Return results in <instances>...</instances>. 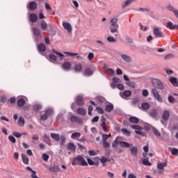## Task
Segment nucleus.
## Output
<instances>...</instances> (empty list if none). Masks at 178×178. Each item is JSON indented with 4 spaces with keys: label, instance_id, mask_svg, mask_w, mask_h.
Segmentation results:
<instances>
[{
    "label": "nucleus",
    "instance_id": "nucleus-1",
    "mask_svg": "<svg viewBox=\"0 0 178 178\" xmlns=\"http://www.w3.org/2000/svg\"><path fill=\"white\" fill-rule=\"evenodd\" d=\"M72 166H76V165H80V166H88V163L84 157L81 155L76 156L72 159Z\"/></svg>",
    "mask_w": 178,
    "mask_h": 178
},
{
    "label": "nucleus",
    "instance_id": "nucleus-2",
    "mask_svg": "<svg viewBox=\"0 0 178 178\" xmlns=\"http://www.w3.org/2000/svg\"><path fill=\"white\" fill-rule=\"evenodd\" d=\"M118 18H112L110 21L111 24V27L110 28V31L113 34L115 33H118L119 31V24H118Z\"/></svg>",
    "mask_w": 178,
    "mask_h": 178
},
{
    "label": "nucleus",
    "instance_id": "nucleus-3",
    "mask_svg": "<svg viewBox=\"0 0 178 178\" xmlns=\"http://www.w3.org/2000/svg\"><path fill=\"white\" fill-rule=\"evenodd\" d=\"M153 86L156 87L158 90H165V86H163V83L159 81V79H154L153 81Z\"/></svg>",
    "mask_w": 178,
    "mask_h": 178
},
{
    "label": "nucleus",
    "instance_id": "nucleus-4",
    "mask_svg": "<svg viewBox=\"0 0 178 178\" xmlns=\"http://www.w3.org/2000/svg\"><path fill=\"white\" fill-rule=\"evenodd\" d=\"M153 33L157 38H163V37H165V35H163V33L161 31V28H154L153 29Z\"/></svg>",
    "mask_w": 178,
    "mask_h": 178
},
{
    "label": "nucleus",
    "instance_id": "nucleus-5",
    "mask_svg": "<svg viewBox=\"0 0 178 178\" xmlns=\"http://www.w3.org/2000/svg\"><path fill=\"white\" fill-rule=\"evenodd\" d=\"M54 113V111L51 108H48L47 110L45 111V113L41 115L40 117V120H42L43 122L47 120L51 115Z\"/></svg>",
    "mask_w": 178,
    "mask_h": 178
},
{
    "label": "nucleus",
    "instance_id": "nucleus-6",
    "mask_svg": "<svg viewBox=\"0 0 178 178\" xmlns=\"http://www.w3.org/2000/svg\"><path fill=\"white\" fill-rule=\"evenodd\" d=\"M64 54L65 55H67V56H70V58H74V56H76V59H79V60H84V57L82 56H79V54H77V53H72V52L65 51V52H64Z\"/></svg>",
    "mask_w": 178,
    "mask_h": 178
},
{
    "label": "nucleus",
    "instance_id": "nucleus-7",
    "mask_svg": "<svg viewBox=\"0 0 178 178\" xmlns=\"http://www.w3.org/2000/svg\"><path fill=\"white\" fill-rule=\"evenodd\" d=\"M152 92L153 93L154 98H156L158 102H160V103L163 102V99H162V97H161V95H159V93L158 92V90H156V88H153L152 90Z\"/></svg>",
    "mask_w": 178,
    "mask_h": 178
},
{
    "label": "nucleus",
    "instance_id": "nucleus-8",
    "mask_svg": "<svg viewBox=\"0 0 178 178\" xmlns=\"http://www.w3.org/2000/svg\"><path fill=\"white\" fill-rule=\"evenodd\" d=\"M70 121L72 122V123H79V124L83 123V119L78 118L76 115H72L70 118Z\"/></svg>",
    "mask_w": 178,
    "mask_h": 178
},
{
    "label": "nucleus",
    "instance_id": "nucleus-9",
    "mask_svg": "<svg viewBox=\"0 0 178 178\" xmlns=\"http://www.w3.org/2000/svg\"><path fill=\"white\" fill-rule=\"evenodd\" d=\"M168 166V163H160L157 164V168L160 170L159 173H163L165 172V168Z\"/></svg>",
    "mask_w": 178,
    "mask_h": 178
},
{
    "label": "nucleus",
    "instance_id": "nucleus-10",
    "mask_svg": "<svg viewBox=\"0 0 178 178\" xmlns=\"http://www.w3.org/2000/svg\"><path fill=\"white\" fill-rule=\"evenodd\" d=\"M168 81L173 87H178V79L176 77L171 76L168 79Z\"/></svg>",
    "mask_w": 178,
    "mask_h": 178
},
{
    "label": "nucleus",
    "instance_id": "nucleus-11",
    "mask_svg": "<svg viewBox=\"0 0 178 178\" xmlns=\"http://www.w3.org/2000/svg\"><path fill=\"white\" fill-rule=\"evenodd\" d=\"M63 26L65 29V30H67L68 33H72V24H70V23L64 22H63Z\"/></svg>",
    "mask_w": 178,
    "mask_h": 178
},
{
    "label": "nucleus",
    "instance_id": "nucleus-12",
    "mask_svg": "<svg viewBox=\"0 0 178 178\" xmlns=\"http://www.w3.org/2000/svg\"><path fill=\"white\" fill-rule=\"evenodd\" d=\"M168 10H170V12H173L175 17H178V10L176 9L175 7H173L172 5H168L167 6Z\"/></svg>",
    "mask_w": 178,
    "mask_h": 178
},
{
    "label": "nucleus",
    "instance_id": "nucleus-13",
    "mask_svg": "<svg viewBox=\"0 0 178 178\" xmlns=\"http://www.w3.org/2000/svg\"><path fill=\"white\" fill-rule=\"evenodd\" d=\"M129 150L131 151V154L133 156H137L138 152V149L137 147L132 145V146L129 147Z\"/></svg>",
    "mask_w": 178,
    "mask_h": 178
},
{
    "label": "nucleus",
    "instance_id": "nucleus-14",
    "mask_svg": "<svg viewBox=\"0 0 178 178\" xmlns=\"http://www.w3.org/2000/svg\"><path fill=\"white\" fill-rule=\"evenodd\" d=\"M119 145L121 147V148H130L132 146V144L125 141H120Z\"/></svg>",
    "mask_w": 178,
    "mask_h": 178
},
{
    "label": "nucleus",
    "instance_id": "nucleus-15",
    "mask_svg": "<svg viewBox=\"0 0 178 178\" xmlns=\"http://www.w3.org/2000/svg\"><path fill=\"white\" fill-rule=\"evenodd\" d=\"M76 104L79 106H83L84 105V99L81 96H78L76 98Z\"/></svg>",
    "mask_w": 178,
    "mask_h": 178
},
{
    "label": "nucleus",
    "instance_id": "nucleus-16",
    "mask_svg": "<svg viewBox=\"0 0 178 178\" xmlns=\"http://www.w3.org/2000/svg\"><path fill=\"white\" fill-rule=\"evenodd\" d=\"M166 27L170 30H178V25H173V22H168Z\"/></svg>",
    "mask_w": 178,
    "mask_h": 178
},
{
    "label": "nucleus",
    "instance_id": "nucleus-17",
    "mask_svg": "<svg viewBox=\"0 0 178 178\" xmlns=\"http://www.w3.org/2000/svg\"><path fill=\"white\" fill-rule=\"evenodd\" d=\"M169 118H170V113L169 112V111L168 110L164 111L162 114V119L166 121V120H169Z\"/></svg>",
    "mask_w": 178,
    "mask_h": 178
},
{
    "label": "nucleus",
    "instance_id": "nucleus-18",
    "mask_svg": "<svg viewBox=\"0 0 178 178\" xmlns=\"http://www.w3.org/2000/svg\"><path fill=\"white\" fill-rule=\"evenodd\" d=\"M121 58L124 60V62H127V63H130L133 60L131 57L128 56L127 54H122Z\"/></svg>",
    "mask_w": 178,
    "mask_h": 178
},
{
    "label": "nucleus",
    "instance_id": "nucleus-19",
    "mask_svg": "<svg viewBox=\"0 0 178 178\" xmlns=\"http://www.w3.org/2000/svg\"><path fill=\"white\" fill-rule=\"evenodd\" d=\"M38 19V17H37V15L35 13H31L29 15V20L31 22V23H35Z\"/></svg>",
    "mask_w": 178,
    "mask_h": 178
},
{
    "label": "nucleus",
    "instance_id": "nucleus-20",
    "mask_svg": "<svg viewBox=\"0 0 178 178\" xmlns=\"http://www.w3.org/2000/svg\"><path fill=\"white\" fill-rule=\"evenodd\" d=\"M62 67L64 70H70V68L72 67V64L70 62H65L62 65Z\"/></svg>",
    "mask_w": 178,
    "mask_h": 178
},
{
    "label": "nucleus",
    "instance_id": "nucleus-21",
    "mask_svg": "<svg viewBox=\"0 0 178 178\" xmlns=\"http://www.w3.org/2000/svg\"><path fill=\"white\" fill-rule=\"evenodd\" d=\"M29 8L30 10H35V9H37V3L35 1H31Z\"/></svg>",
    "mask_w": 178,
    "mask_h": 178
},
{
    "label": "nucleus",
    "instance_id": "nucleus-22",
    "mask_svg": "<svg viewBox=\"0 0 178 178\" xmlns=\"http://www.w3.org/2000/svg\"><path fill=\"white\" fill-rule=\"evenodd\" d=\"M38 48L40 52H45V51H47V47H45V44L43 43H40L38 45Z\"/></svg>",
    "mask_w": 178,
    "mask_h": 178
},
{
    "label": "nucleus",
    "instance_id": "nucleus-23",
    "mask_svg": "<svg viewBox=\"0 0 178 178\" xmlns=\"http://www.w3.org/2000/svg\"><path fill=\"white\" fill-rule=\"evenodd\" d=\"M76 113H78V115H81V116H84L87 114V111L83 108H79L76 110Z\"/></svg>",
    "mask_w": 178,
    "mask_h": 178
},
{
    "label": "nucleus",
    "instance_id": "nucleus-24",
    "mask_svg": "<svg viewBox=\"0 0 178 178\" xmlns=\"http://www.w3.org/2000/svg\"><path fill=\"white\" fill-rule=\"evenodd\" d=\"M17 106H19V108H22L24 106V105L26 104V100H24V99H19L17 100Z\"/></svg>",
    "mask_w": 178,
    "mask_h": 178
},
{
    "label": "nucleus",
    "instance_id": "nucleus-25",
    "mask_svg": "<svg viewBox=\"0 0 178 178\" xmlns=\"http://www.w3.org/2000/svg\"><path fill=\"white\" fill-rule=\"evenodd\" d=\"M67 149L68 151H76V145L72 143H70L67 145Z\"/></svg>",
    "mask_w": 178,
    "mask_h": 178
},
{
    "label": "nucleus",
    "instance_id": "nucleus-26",
    "mask_svg": "<svg viewBox=\"0 0 178 178\" xmlns=\"http://www.w3.org/2000/svg\"><path fill=\"white\" fill-rule=\"evenodd\" d=\"M33 31L35 37L41 38V32L40 31V29H38V28H33Z\"/></svg>",
    "mask_w": 178,
    "mask_h": 178
},
{
    "label": "nucleus",
    "instance_id": "nucleus-27",
    "mask_svg": "<svg viewBox=\"0 0 178 178\" xmlns=\"http://www.w3.org/2000/svg\"><path fill=\"white\" fill-rule=\"evenodd\" d=\"M92 74H93L92 70H91V68H90V67L86 68L85 71L83 72V74L85 76H92Z\"/></svg>",
    "mask_w": 178,
    "mask_h": 178
},
{
    "label": "nucleus",
    "instance_id": "nucleus-28",
    "mask_svg": "<svg viewBox=\"0 0 178 178\" xmlns=\"http://www.w3.org/2000/svg\"><path fill=\"white\" fill-rule=\"evenodd\" d=\"M80 137H81V133L80 132H74L71 135V138L73 140H76V138H80Z\"/></svg>",
    "mask_w": 178,
    "mask_h": 178
},
{
    "label": "nucleus",
    "instance_id": "nucleus-29",
    "mask_svg": "<svg viewBox=\"0 0 178 178\" xmlns=\"http://www.w3.org/2000/svg\"><path fill=\"white\" fill-rule=\"evenodd\" d=\"M106 118H103L102 120V127L104 130V131H106L108 130V128L106 127Z\"/></svg>",
    "mask_w": 178,
    "mask_h": 178
},
{
    "label": "nucleus",
    "instance_id": "nucleus-30",
    "mask_svg": "<svg viewBox=\"0 0 178 178\" xmlns=\"http://www.w3.org/2000/svg\"><path fill=\"white\" fill-rule=\"evenodd\" d=\"M40 27L41 29L45 31V30H47V28L48 27V24H47V22H45V20H42L40 22Z\"/></svg>",
    "mask_w": 178,
    "mask_h": 178
},
{
    "label": "nucleus",
    "instance_id": "nucleus-31",
    "mask_svg": "<svg viewBox=\"0 0 178 178\" xmlns=\"http://www.w3.org/2000/svg\"><path fill=\"white\" fill-rule=\"evenodd\" d=\"M49 171L53 172L54 173H56V172H59V167L58 165H53L49 167Z\"/></svg>",
    "mask_w": 178,
    "mask_h": 178
},
{
    "label": "nucleus",
    "instance_id": "nucleus-32",
    "mask_svg": "<svg viewBox=\"0 0 178 178\" xmlns=\"http://www.w3.org/2000/svg\"><path fill=\"white\" fill-rule=\"evenodd\" d=\"M74 72H77L78 73L83 70V66L81 64H76L74 68Z\"/></svg>",
    "mask_w": 178,
    "mask_h": 178
},
{
    "label": "nucleus",
    "instance_id": "nucleus-33",
    "mask_svg": "<svg viewBox=\"0 0 178 178\" xmlns=\"http://www.w3.org/2000/svg\"><path fill=\"white\" fill-rule=\"evenodd\" d=\"M51 137L54 140H56V141H59V140H60V136L58 134L52 133L51 134Z\"/></svg>",
    "mask_w": 178,
    "mask_h": 178
},
{
    "label": "nucleus",
    "instance_id": "nucleus-34",
    "mask_svg": "<svg viewBox=\"0 0 178 178\" xmlns=\"http://www.w3.org/2000/svg\"><path fill=\"white\" fill-rule=\"evenodd\" d=\"M15 104H16V98L15 97H12L8 101V105H9V106H13Z\"/></svg>",
    "mask_w": 178,
    "mask_h": 178
},
{
    "label": "nucleus",
    "instance_id": "nucleus-35",
    "mask_svg": "<svg viewBox=\"0 0 178 178\" xmlns=\"http://www.w3.org/2000/svg\"><path fill=\"white\" fill-rule=\"evenodd\" d=\"M106 112H112L113 111V104H107L105 107Z\"/></svg>",
    "mask_w": 178,
    "mask_h": 178
},
{
    "label": "nucleus",
    "instance_id": "nucleus-36",
    "mask_svg": "<svg viewBox=\"0 0 178 178\" xmlns=\"http://www.w3.org/2000/svg\"><path fill=\"white\" fill-rule=\"evenodd\" d=\"M119 143H120V141H119L118 138L117 137L115 140L112 143V147L113 148H118V146L119 145Z\"/></svg>",
    "mask_w": 178,
    "mask_h": 178
},
{
    "label": "nucleus",
    "instance_id": "nucleus-37",
    "mask_svg": "<svg viewBox=\"0 0 178 178\" xmlns=\"http://www.w3.org/2000/svg\"><path fill=\"white\" fill-rule=\"evenodd\" d=\"M42 109V106L41 104H35L33 106V111L35 112H38V111H41Z\"/></svg>",
    "mask_w": 178,
    "mask_h": 178
},
{
    "label": "nucleus",
    "instance_id": "nucleus-38",
    "mask_svg": "<svg viewBox=\"0 0 178 178\" xmlns=\"http://www.w3.org/2000/svg\"><path fill=\"white\" fill-rule=\"evenodd\" d=\"M129 122H131V123H135L136 124H137V123H138V122H140V120H138V118H137L136 117H131L129 118Z\"/></svg>",
    "mask_w": 178,
    "mask_h": 178
},
{
    "label": "nucleus",
    "instance_id": "nucleus-39",
    "mask_svg": "<svg viewBox=\"0 0 178 178\" xmlns=\"http://www.w3.org/2000/svg\"><path fill=\"white\" fill-rule=\"evenodd\" d=\"M22 158L24 163H25V165H29V157L25 154H22Z\"/></svg>",
    "mask_w": 178,
    "mask_h": 178
},
{
    "label": "nucleus",
    "instance_id": "nucleus-40",
    "mask_svg": "<svg viewBox=\"0 0 178 178\" xmlns=\"http://www.w3.org/2000/svg\"><path fill=\"white\" fill-rule=\"evenodd\" d=\"M149 115L152 118H156V116H158V111H156V110L154 109V110H152L150 112H149Z\"/></svg>",
    "mask_w": 178,
    "mask_h": 178
},
{
    "label": "nucleus",
    "instance_id": "nucleus-41",
    "mask_svg": "<svg viewBox=\"0 0 178 178\" xmlns=\"http://www.w3.org/2000/svg\"><path fill=\"white\" fill-rule=\"evenodd\" d=\"M175 58V54H168L165 57L164 59L165 60H169V59H173Z\"/></svg>",
    "mask_w": 178,
    "mask_h": 178
},
{
    "label": "nucleus",
    "instance_id": "nucleus-42",
    "mask_svg": "<svg viewBox=\"0 0 178 178\" xmlns=\"http://www.w3.org/2000/svg\"><path fill=\"white\" fill-rule=\"evenodd\" d=\"M123 95L126 98H129V97H131V90H125L123 92Z\"/></svg>",
    "mask_w": 178,
    "mask_h": 178
},
{
    "label": "nucleus",
    "instance_id": "nucleus-43",
    "mask_svg": "<svg viewBox=\"0 0 178 178\" xmlns=\"http://www.w3.org/2000/svg\"><path fill=\"white\" fill-rule=\"evenodd\" d=\"M44 142L46 143V144H51V138H49V136H48L47 134H44Z\"/></svg>",
    "mask_w": 178,
    "mask_h": 178
},
{
    "label": "nucleus",
    "instance_id": "nucleus-44",
    "mask_svg": "<svg viewBox=\"0 0 178 178\" xmlns=\"http://www.w3.org/2000/svg\"><path fill=\"white\" fill-rule=\"evenodd\" d=\"M121 131L123 132V134L125 135V136H127L128 137H130V135L131 134V133L130 132V131L123 128L121 129Z\"/></svg>",
    "mask_w": 178,
    "mask_h": 178
},
{
    "label": "nucleus",
    "instance_id": "nucleus-45",
    "mask_svg": "<svg viewBox=\"0 0 178 178\" xmlns=\"http://www.w3.org/2000/svg\"><path fill=\"white\" fill-rule=\"evenodd\" d=\"M111 134H103L102 135V142H106V141H108V138H109V137H111Z\"/></svg>",
    "mask_w": 178,
    "mask_h": 178
},
{
    "label": "nucleus",
    "instance_id": "nucleus-46",
    "mask_svg": "<svg viewBox=\"0 0 178 178\" xmlns=\"http://www.w3.org/2000/svg\"><path fill=\"white\" fill-rule=\"evenodd\" d=\"M143 163L144 165H145L146 166H151L152 165V163H151V162H149L148 159H143Z\"/></svg>",
    "mask_w": 178,
    "mask_h": 178
},
{
    "label": "nucleus",
    "instance_id": "nucleus-47",
    "mask_svg": "<svg viewBox=\"0 0 178 178\" xmlns=\"http://www.w3.org/2000/svg\"><path fill=\"white\" fill-rule=\"evenodd\" d=\"M18 126H21V127H23L24 126V118H19L18 120Z\"/></svg>",
    "mask_w": 178,
    "mask_h": 178
},
{
    "label": "nucleus",
    "instance_id": "nucleus-48",
    "mask_svg": "<svg viewBox=\"0 0 178 178\" xmlns=\"http://www.w3.org/2000/svg\"><path fill=\"white\" fill-rule=\"evenodd\" d=\"M150 106H151L149 105V103H143L142 104V108H143V109H145V111L149 109Z\"/></svg>",
    "mask_w": 178,
    "mask_h": 178
},
{
    "label": "nucleus",
    "instance_id": "nucleus-49",
    "mask_svg": "<svg viewBox=\"0 0 178 178\" xmlns=\"http://www.w3.org/2000/svg\"><path fill=\"white\" fill-rule=\"evenodd\" d=\"M51 51H52L53 54H56V55H58L60 58H63V56H64L63 54H62L59 51H56V50H55V49H53Z\"/></svg>",
    "mask_w": 178,
    "mask_h": 178
},
{
    "label": "nucleus",
    "instance_id": "nucleus-50",
    "mask_svg": "<svg viewBox=\"0 0 178 178\" xmlns=\"http://www.w3.org/2000/svg\"><path fill=\"white\" fill-rule=\"evenodd\" d=\"M42 158L43 159V161H44L45 162H48V159H49V156L45 153H44L42 155Z\"/></svg>",
    "mask_w": 178,
    "mask_h": 178
},
{
    "label": "nucleus",
    "instance_id": "nucleus-51",
    "mask_svg": "<svg viewBox=\"0 0 178 178\" xmlns=\"http://www.w3.org/2000/svg\"><path fill=\"white\" fill-rule=\"evenodd\" d=\"M171 154H172V155H174L175 156H178V149L176 148L171 149Z\"/></svg>",
    "mask_w": 178,
    "mask_h": 178
},
{
    "label": "nucleus",
    "instance_id": "nucleus-52",
    "mask_svg": "<svg viewBox=\"0 0 178 178\" xmlns=\"http://www.w3.org/2000/svg\"><path fill=\"white\" fill-rule=\"evenodd\" d=\"M168 99L170 104H175V97L173 96L172 95L168 96Z\"/></svg>",
    "mask_w": 178,
    "mask_h": 178
},
{
    "label": "nucleus",
    "instance_id": "nucleus-53",
    "mask_svg": "<svg viewBox=\"0 0 178 178\" xmlns=\"http://www.w3.org/2000/svg\"><path fill=\"white\" fill-rule=\"evenodd\" d=\"M153 133L155 136H157V137H161V132H159V131L156 128H153Z\"/></svg>",
    "mask_w": 178,
    "mask_h": 178
},
{
    "label": "nucleus",
    "instance_id": "nucleus-54",
    "mask_svg": "<svg viewBox=\"0 0 178 178\" xmlns=\"http://www.w3.org/2000/svg\"><path fill=\"white\" fill-rule=\"evenodd\" d=\"M127 86H129V87H131L132 88H136V83L134 82L129 81L126 83Z\"/></svg>",
    "mask_w": 178,
    "mask_h": 178
},
{
    "label": "nucleus",
    "instance_id": "nucleus-55",
    "mask_svg": "<svg viewBox=\"0 0 178 178\" xmlns=\"http://www.w3.org/2000/svg\"><path fill=\"white\" fill-rule=\"evenodd\" d=\"M49 59H51V60H54V62H56V60H58V58L54 55V54H49Z\"/></svg>",
    "mask_w": 178,
    "mask_h": 178
},
{
    "label": "nucleus",
    "instance_id": "nucleus-56",
    "mask_svg": "<svg viewBox=\"0 0 178 178\" xmlns=\"http://www.w3.org/2000/svg\"><path fill=\"white\" fill-rule=\"evenodd\" d=\"M133 1L134 0H127L124 4H122V8H126V6H127L129 3H131V2H133Z\"/></svg>",
    "mask_w": 178,
    "mask_h": 178
},
{
    "label": "nucleus",
    "instance_id": "nucleus-57",
    "mask_svg": "<svg viewBox=\"0 0 178 178\" xmlns=\"http://www.w3.org/2000/svg\"><path fill=\"white\" fill-rule=\"evenodd\" d=\"M125 40L127 42H128V44H133V39H131L130 36H126Z\"/></svg>",
    "mask_w": 178,
    "mask_h": 178
},
{
    "label": "nucleus",
    "instance_id": "nucleus-58",
    "mask_svg": "<svg viewBox=\"0 0 178 178\" xmlns=\"http://www.w3.org/2000/svg\"><path fill=\"white\" fill-rule=\"evenodd\" d=\"M13 135L14 136V137H16L17 138H20V137H22V134L16 131H13Z\"/></svg>",
    "mask_w": 178,
    "mask_h": 178
},
{
    "label": "nucleus",
    "instance_id": "nucleus-59",
    "mask_svg": "<svg viewBox=\"0 0 178 178\" xmlns=\"http://www.w3.org/2000/svg\"><path fill=\"white\" fill-rule=\"evenodd\" d=\"M107 41H108V42H116V39L113 38L112 36H108L107 38Z\"/></svg>",
    "mask_w": 178,
    "mask_h": 178
},
{
    "label": "nucleus",
    "instance_id": "nucleus-60",
    "mask_svg": "<svg viewBox=\"0 0 178 178\" xmlns=\"http://www.w3.org/2000/svg\"><path fill=\"white\" fill-rule=\"evenodd\" d=\"M8 140H9L11 143H13V144H15V143H16V138H14L13 136H8Z\"/></svg>",
    "mask_w": 178,
    "mask_h": 178
},
{
    "label": "nucleus",
    "instance_id": "nucleus-61",
    "mask_svg": "<svg viewBox=\"0 0 178 178\" xmlns=\"http://www.w3.org/2000/svg\"><path fill=\"white\" fill-rule=\"evenodd\" d=\"M102 144H103L104 148H109V147H111V144H109V143H108V141L102 142Z\"/></svg>",
    "mask_w": 178,
    "mask_h": 178
},
{
    "label": "nucleus",
    "instance_id": "nucleus-62",
    "mask_svg": "<svg viewBox=\"0 0 178 178\" xmlns=\"http://www.w3.org/2000/svg\"><path fill=\"white\" fill-rule=\"evenodd\" d=\"M96 109L97 112H99V113H100L101 115H104V109H102L101 106H97Z\"/></svg>",
    "mask_w": 178,
    "mask_h": 178
},
{
    "label": "nucleus",
    "instance_id": "nucleus-63",
    "mask_svg": "<svg viewBox=\"0 0 178 178\" xmlns=\"http://www.w3.org/2000/svg\"><path fill=\"white\" fill-rule=\"evenodd\" d=\"M88 60H92L94 59V53H89L88 55Z\"/></svg>",
    "mask_w": 178,
    "mask_h": 178
},
{
    "label": "nucleus",
    "instance_id": "nucleus-64",
    "mask_svg": "<svg viewBox=\"0 0 178 178\" xmlns=\"http://www.w3.org/2000/svg\"><path fill=\"white\" fill-rule=\"evenodd\" d=\"M140 12H149L150 9L148 8H139Z\"/></svg>",
    "mask_w": 178,
    "mask_h": 178
}]
</instances>
